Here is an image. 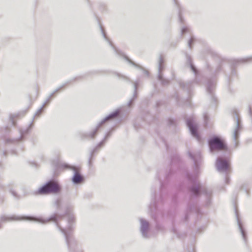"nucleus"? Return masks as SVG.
<instances>
[{
    "mask_svg": "<svg viewBox=\"0 0 252 252\" xmlns=\"http://www.w3.org/2000/svg\"><path fill=\"white\" fill-rule=\"evenodd\" d=\"M138 82H134L133 83L134 93H133L132 98L128 103V106H130L132 104V101L137 97V88H138Z\"/></svg>",
    "mask_w": 252,
    "mask_h": 252,
    "instance_id": "17",
    "label": "nucleus"
},
{
    "mask_svg": "<svg viewBox=\"0 0 252 252\" xmlns=\"http://www.w3.org/2000/svg\"><path fill=\"white\" fill-rule=\"evenodd\" d=\"M50 99H50V98L48 97L44 103H45V105H46L47 103H48L50 101Z\"/></svg>",
    "mask_w": 252,
    "mask_h": 252,
    "instance_id": "31",
    "label": "nucleus"
},
{
    "mask_svg": "<svg viewBox=\"0 0 252 252\" xmlns=\"http://www.w3.org/2000/svg\"><path fill=\"white\" fill-rule=\"evenodd\" d=\"M188 63L191 70L195 74H196L197 73V70L195 66L192 63L191 59L190 58H189L188 59Z\"/></svg>",
    "mask_w": 252,
    "mask_h": 252,
    "instance_id": "18",
    "label": "nucleus"
},
{
    "mask_svg": "<svg viewBox=\"0 0 252 252\" xmlns=\"http://www.w3.org/2000/svg\"><path fill=\"white\" fill-rule=\"evenodd\" d=\"M60 167L63 169H68L73 171L74 175L72 178V181L74 184H80L84 181L83 177L79 173L78 169L77 167L66 163L61 164Z\"/></svg>",
    "mask_w": 252,
    "mask_h": 252,
    "instance_id": "6",
    "label": "nucleus"
},
{
    "mask_svg": "<svg viewBox=\"0 0 252 252\" xmlns=\"http://www.w3.org/2000/svg\"><path fill=\"white\" fill-rule=\"evenodd\" d=\"M204 122H205V125H207V121L208 119V117L206 114L204 115Z\"/></svg>",
    "mask_w": 252,
    "mask_h": 252,
    "instance_id": "27",
    "label": "nucleus"
},
{
    "mask_svg": "<svg viewBox=\"0 0 252 252\" xmlns=\"http://www.w3.org/2000/svg\"><path fill=\"white\" fill-rule=\"evenodd\" d=\"M10 191L13 196L17 197V194L15 191L13 190H10Z\"/></svg>",
    "mask_w": 252,
    "mask_h": 252,
    "instance_id": "28",
    "label": "nucleus"
},
{
    "mask_svg": "<svg viewBox=\"0 0 252 252\" xmlns=\"http://www.w3.org/2000/svg\"><path fill=\"white\" fill-rule=\"evenodd\" d=\"M189 32V29L187 27H185L182 28V29L181 34H182V35H183L184 33H185L186 32Z\"/></svg>",
    "mask_w": 252,
    "mask_h": 252,
    "instance_id": "25",
    "label": "nucleus"
},
{
    "mask_svg": "<svg viewBox=\"0 0 252 252\" xmlns=\"http://www.w3.org/2000/svg\"><path fill=\"white\" fill-rule=\"evenodd\" d=\"M181 86H182L183 88H185L186 87H185V83H181L180 84Z\"/></svg>",
    "mask_w": 252,
    "mask_h": 252,
    "instance_id": "32",
    "label": "nucleus"
},
{
    "mask_svg": "<svg viewBox=\"0 0 252 252\" xmlns=\"http://www.w3.org/2000/svg\"><path fill=\"white\" fill-rule=\"evenodd\" d=\"M216 82L214 80H209L207 85V91L211 95H213V91L215 89Z\"/></svg>",
    "mask_w": 252,
    "mask_h": 252,
    "instance_id": "15",
    "label": "nucleus"
},
{
    "mask_svg": "<svg viewBox=\"0 0 252 252\" xmlns=\"http://www.w3.org/2000/svg\"><path fill=\"white\" fill-rule=\"evenodd\" d=\"M194 38L193 37H191V38H190V39L189 40V42H188V46L191 49V45L192 44V43L194 42Z\"/></svg>",
    "mask_w": 252,
    "mask_h": 252,
    "instance_id": "24",
    "label": "nucleus"
},
{
    "mask_svg": "<svg viewBox=\"0 0 252 252\" xmlns=\"http://www.w3.org/2000/svg\"><path fill=\"white\" fill-rule=\"evenodd\" d=\"M62 201L60 198L56 199L54 203V206L58 209H60L62 205Z\"/></svg>",
    "mask_w": 252,
    "mask_h": 252,
    "instance_id": "20",
    "label": "nucleus"
},
{
    "mask_svg": "<svg viewBox=\"0 0 252 252\" xmlns=\"http://www.w3.org/2000/svg\"><path fill=\"white\" fill-rule=\"evenodd\" d=\"M61 187L58 182L54 180H50L39 188L35 193L38 194L58 193L61 191Z\"/></svg>",
    "mask_w": 252,
    "mask_h": 252,
    "instance_id": "3",
    "label": "nucleus"
},
{
    "mask_svg": "<svg viewBox=\"0 0 252 252\" xmlns=\"http://www.w3.org/2000/svg\"><path fill=\"white\" fill-rule=\"evenodd\" d=\"M109 136V133H107L105 137L104 138L103 140H102L97 146L96 147L94 148L90 153V158H92V157L93 156V154L95 153V152L96 151V150L98 149V148H100L104 144L105 140L107 138V137Z\"/></svg>",
    "mask_w": 252,
    "mask_h": 252,
    "instance_id": "16",
    "label": "nucleus"
},
{
    "mask_svg": "<svg viewBox=\"0 0 252 252\" xmlns=\"http://www.w3.org/2000/svg\"><path fill=\"white\" fill-rule=\"evenodd\" d=\"M174 2H175V4L177 6L178 8L179 9V20H180V21L181 22H183V19H182V18L181 17V15L180 7L179 5L178 4V3H177V1L176 0H174Z\"/></svg>",
    "mask_w": 252,
    "mask_h": 252,
    "instance_id": "23",
    "label": "nucleus"
},
{
    "mask_svg": "<svg viewBox=\"0 0 252 252\" xmlns=\"http://www.w3.org/2000/svg\"><path fill=\"white\" fill-rule=\"evenodd\" d=\"M164 68V61L162 57V56L160 55L159 56L158 61V79L161 81L162 84L165 85L168 84L169 80L167 79H165L163 78L161 74L162 71Z\"/></svg>",
    "mask_w": 252,
    "mask_h": 252,
    "instance_id": "8",
    "label": "nucleus"
},
{
    "mask_svg": "<svg viewBox=\"0 0 252 252\" xmlns=\"http://www.w3.org/2000/svg\"><path fill=\"white\" fill-rule=\"evenodd\" d=\"M115 74H116L117 76H118V77H120V76H121V77H123V78H126V77H125V76H123V75H120V74H119L118 73H115Z\"/></svg>",
    "mask_w": 252,
    "mask_h": 252,
    "instance_id": "30",
    "label": "nucleus"
},
{
    "mask_svg": "<svg viewBox=\"0 0 252 252\" xmlns=\"http://www.w3.org/2000/svg\"><path fill=\"white\" fill-rule=\"evenodd\" d=\"M140 231L143 238L147 239L149 238V231L150 225L149 222L143 218L139 219Z\"/></svg>",
    "mask_w": 252,
    "mask_h": 252,
    "instance_id": "7",
    "label": "nucleus"
},
{
    "mask_svg": "<svg viewBox=\"0 0 252 252\" xmlns=\"http://www.w3.org/2000/svg\"><path fill=\"white\" fill-rule=\"evenodd\" d=\"M65 84L63 85L60 87H59L58 88H57L53 93H52L48 97L50 98V99H51L52 97L53 96L54 94L59 91L60 90H61L62 88H63L65 86Z\"/></svg>",
    "mask_w": 252,
    "mask_h": 252,
    "instance_id": "21",
    "label": "nucleus"
},
{
    "mask_svg": "<svg viewBox=\"0 0 252 252\" xmlns=\"http://www.w3.org/2000/svg\"><path fill=\"white\" fill-rule=\"evenodd\" d=\"M45 106V103H43V105H42V106L36 111V112H35V113L34 114V117L39 116L41 114Z\"/></svg>",
    "mask_w": 252,
    "mask_h": 252,
    "instance_id": "22",
    "label": "nucleus"
},
{
    "mask_svg": "<svg viewBox=\"0 0 252 252\" xmlns=\"http://www.w3.org/2000/svg\"><path fill=\"white\" fill-rule=\"evenodd\" d=\"M15 117V116L14 115H11L10 117V122H11V124L13 126H14L15 125V123H14V121Z\"/></svg>",
    "mask_w": 252,
    "mask_h": 252,
    "instance_id": "26",
    "label": "nucleus"
},
{
    "mask_svg": "<svg viewBox=\"0 0 252 252\" xmlns=\"http://www.w3.org/2000/svg\"><path fill=\"white\" fill-rule=\"evenodd\" d=\"M249 113L250 116L252 117V109L251 107L249 108Z\"/></svg>",
    "mask_w": 252,
    "mask_h": 252,
    "instance_id": "29",
    "label": "nucleus"
},
{
    "mask_svg": "<svg viewBox=\"0 0 252 252\" xmlns=\"http://www.w3.org/2000/svg\"><path fill=\"white\" fill-rule=\"evenodd\" d=\"M208 145L212 153L217 151L225 150L227 149L224 141L220 137L213 136L208 140Z\"/></svg>",
    "mask_w": 252,
    "mask_h": 252,
    "instance_id": "4",
    "label": "nucleus"
},
{
    "mask_svg": "<svg viewBox=\"0 0 252 252\" xmlns=\"http://www.w3.org/2000/svg\"><path fill=\"white\" fill-rule=\"evenodd\" d=\"M236 126L235 129L233 131V139L235 143V146L236 147L237 145V139L239 136V131H240V126L239 123V121L237 119H236Z\"/></svg>",
    "mask_w": 252,
    "mask_h": 252,
    "instance_id": "13",
    "label": "nucleus"
},
{
    "mask_svg": "<svg viewBox=\"0 0 252 252\" xmlns=\"http://www.w3.org/2000/svg\"><path fill=\"white\" fill-rule=\"evenodd\" d=\"M32 126V124H31L28 127L26 128V129H21L20 130V133H21V136H20V139H21L25 135H26L27 133H28L29 131V129L30 128H31V127Z\"/></svg>",
    "mask_w": 252,
    "mask_h": 252,
    "instance_id": "19",
    "label": "nucleus"
},
{
    "mask_svg": "<svg viewBox=\"0 0 252 252\" xmlns=\"http://www.w3.org/2000/svg\"><path fill=\"white\" fill-rule=\"evenodd\" d=\"M120 113H121V110L120 109H118L116 110L115 111H114V112L111 113L110 114H109L107 116H106L105 118L103 119L99 122V126H102L106 122L118 119L119 116L120 115Z\"/></svg>",
    "mask_w": 252,
    "mask_h": 252,
    "instance_id": "10",
    "label": "nucleus"
},
{
    "mask_svg": "<svg viewBox=\"0 0 252 252\" xmlns=\"http://www.w3.org/2000/svg\"><path fill=\"white\" fill-rule=\"evenodd\" d=\"M101 30H102V34H103V36L104 37V38H105V39L106 40H107L109 43V44L111 46V47L113 49L114 51H115V52L120 55V56H124V58L130 63H131V64H132L133 65H134V66L136 67H138L140 69H141L142 71H143V73L146 75V76H149V72L148 71V70L145 69L143 67H142L141 66L135 63H134L133 62H132L131 60H130V59H129L127 57H126V56H125L123 53L120 51L119 50H118L114 45L112 43V42L107 38L105 33H104V31H103V30L101 29Z\"/></svg>",
    "mask_w": 252,
    "mask_h": 252,
    "instance_id": "5",
    "label": "nucleus"
},
{
    "mask_svg": "<svg viewBox=\"0 0 252 252\" xmlns=\"http://www.w3.org/2000/svg\"><path fill=\"white\" fill-rule=\"evenodd\" d=\"M1 227V225L0 224V228Z\"/></svg>",
    "mask_w": 252,
    "mask_h": 252,
    "instance_id": "33",
    "label": "nucleus"
},
{
    "mask_svg": "<svg viewBox=\"0 0 252 252\" xmlns=\"http://www.w3.org/2000/svg\"><path fill=\"white\" fill-rule=\"evenodd\" d=\"M235 213H236V216L237 220V223H238V225L239 226V228L240 230L241 235L242 236V237H243L244 241L246 242V234L245 230H244V229L243 228L242 224V223L240 221V220L238 217V213H237L236 210H235Z\"/></svg>",
    "mask_w": 252,
    "mask_h": 252,
    "instance_id": "14",
    "label": "nucleus"
},
{
    "mask_svg": "<svg viewBox=\"0 0 252 252\" xmlns=\"http://www.w3.org/2000/svg\"><path fill=\"white\" fill-rule=\"evenodd\" d=\"M99 123L97 125L95 128L89 133L83 132L80 134V136L82 139L84 138H94L96 135L98 129L101 126H99Z\"/></svg>",
    "mask_w": 252,
    "mask_h": 252,
    "instance_id": "12",
    "label": "nucleus"
},
{
    "mask_svg": "<svg viewBox=\"0 0 252 252\" xmlns=\"http://www.w3.org/2000/svg\"><path fill=\"white\" fill-rule=\"evenodd\" d=\"M187 125L189 127L191 135L199 140V135L197 133V126L194 125L193 121L191 119H188L186 121Z\"/></svg>",
    "mask_w": 252,
    "mask_h": 252,
    "instance_id": "11",
    "label": "nucleus"
},
{
    "mask_svg": "<svg viewBox=\"0 0 252 252\" xmlns=\"http://www.w3.org/2000/svg\"><path fill=\"white\" fill-rule=\"evenodd\" d=\"M189 157L193 160L194 165V170L195 174L194 175H190L188 174L187 178L191 184L192 187L190 188V190L191 193L197 195L201 191L203 194H205L207 198H210L211 194V190H209L205 188H203L199 183H197V179L198 174L199 173V163L201 159V153L199 151L192 154L190 152H188Z\"/></svg>",
    "mask_w": 252,
    "mask_h": 252,
    "instance_id": "2",
    "label": "nucleus"
},
{
    "mask_svg": "<svg viewBox=\"0 0 252 252\" xmlns=\"http://www.w3.org/2000/svg\"><path fill=\"white\" fill-rule=\"evenodd\" d=\"M216 166L217 170L220 172H226L229 169V164L227 161L220 158H217Z\"/></svg>",
    "mask_w": 252,
    "mask_h": 252,
    "instance_id": "9",
    "label": "nucleus"
},
{
    "mask_svg": "<svg viewBox=\"0 0 252 252\" xmlns=\"http://www.w3.org/2000/svg\"><path fill=\"white\" fill-rule=\"evenodd\" d=\"M73 207L72 206H68L65 210V215L67 218V226L63 227L64 220H61V217L57 214H54L49 218H35L29 216H18L15 215L6 216L2 215L0 217L1 222H5L13 220H27L35 221L42 223H46L50 221H53L56 224L57 227L64 235L66 244L69 252H83L80 246L76 240L72 236V224L74 220V216L73 214Z\"/></svg>",
    "mask_w": 252,
    "mask_h": 252,
    "instance_id": "1",
    "label": "nucleus"
}]
</instances>
